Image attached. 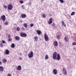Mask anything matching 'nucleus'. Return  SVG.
I'll return each mask as SVG.
<instances>
[{"mask_svg":"<svg viewBox=\"0 0 76 76\" xmlns=\"http://www.w3.org/2000/svg\"><path fill=\"white\" fill-rule=\"evenodd\" d=\"M33 56H34V53L32 51H31L30 53H29L28 55V58H31L33 57Z\"/></svg>","mask_w":76,"mask_h":76,"instance_id":"obj_1","label":"nucleus"},{"mask_svg":"<svg viewBox=\"0 0 76 76\" xmlns=\"http://www.w3.org/2000/svg\"><path fill=\"white\" fill-rule=\"evenodd\" d=\"M53 58L54 60H56L57 58V53L56 52L53 53Z\"/></svg>","mask_w":76,"mask_h":76,"instance_id":"obj_2","label":"nucleus"},{"mask_svg":"<svg viewBox=\"0 0 76 76\" xmlns=\"http://www.w3.org/2000/svg\"><path fill=\"white\" fill-rule=\"evenodd\" d=\"M8 9L10 10H12L13 9V6L11 5V4H9L8 6Z\"/></svg>","mask_w":76,"mask_h":76,"instance_id":"obj_3","label":"nucleus"},{"mask_svg":"<svg viewBox=\"0 0 76 76\" xmlns=\"http://www.w3.org/2000/svg\"><path fill=\"white\" fill-rule=\"evenodd\" d=\"M20 36L21 37H26L27 36V34L25 33H21L20 34Z\"/></svg>","mask_w":76,"mask_h":76,"instance_id":"obj_4","label":"nucleus"},{"mask_svg":"<svg viewBox=\"0 0 76 76\" xmlns=\"http://www.w3.org/2000/svg\"><path fill=\"white\" fill-rule=\"evenodd\" d=\"M44 38L46 41H47L48 40V37L46 34H45Z\"/></svg>","mask_w":76,"mask_h":76,"instance_id":"obj_5","label":"nucleus"},{"mask_svg":"<svg viewBox=\"0 0 76 76\" xmlns=\"http://www.w3.org/2000/svg\"><path fill=\"white\" fill-rule=\"evenodd\" d=\"M48 24L50 25L53 23V20L52 19V18H50L49 21H48Z\"/></svg>","mask_w":76,"mask_h":76,"instance_id":"obj_6","label":"nucleus"},{"mask_svg":"<svg viewBox=\"0 0 76 76\" xmlns=\"http://www.w3.org/2000/svg\"><path fill=\"white\" fill-rule=\"evenodd\" d=\"M1 18L2 20L4 22L5 21V20H6V17H5V15H2L1 17Z\"/></svg>","mask_w":76,"mask_h":76,"instance_id":"obj_7","label":"nucleus"},{"mask_svg":"<svg viewBox=\"0 0 76 76\" xmlns=\"http://www.w3.org/2000/svg\"><path fill=\"white\" fill-rule=\"evenodd\" d=\"M53 72L54 75H56L57 74V70L56 69H54L53 70Z\"/></svg>","mask_w":76,"mask_h":76,"instance_id":"obj_8","label":"nucleus"},{"mask_svg":"<svg viewBox=\"0 0 76 76\" xmlns=\"http://www.w3.org/2000/svg\"><path fill=\"white\" fill-rule=\"evenodd\" d=\"M60 58H61V57H60V55L59 54H58L57 55V57L56 58V59L57 60H60Z\"/></svg>","mask_w":76,"mask_h":76,"instance_id":"obj_9","label":"nucleus"},{"mask_svg":"<svg viewBox=\"0 0 76 76\" xmlns=\"http://www.w3.org/2000/svg\"><path fill=\"white\" fill-rule=\"evenodd\" d=\"M17 69L18 70H22V67H21V66L20 65L18 66Z\"/></svg>","mask_w":76,"mask_h":76,"instance_id":"obj_10","label":"nucleus"},{"mask_svg":"<svg viewBox=\"0 0 76 76\" xmlns=\"http://www.w3.org/2000/svg\"><path fill=\"white\" fill-rule=\"evenodd\" d=\"M21 17L22 18H25L26 17V15L25 14H23L21 15Z\"/></svg>","mask_w":76,"mask_h":76,"instance_id":"obj_11","label":"nucleus"},{"mask_svg":"<svg viewBox=\"0 0 76 76\" xmlns=\"http://www.w3.org/2000/svg\"><path fill=\"white\" fill-rule=\"evenodd\" d=\"M15 39L17 41L20 40V37L18 36H16L15 37Z\"/></svg>","mask_w":76,"mask_h":76,"instance_id":"obj_12","label":"nucleus"},{"mask_svg":"<svg viewBox=\"0 0 76 76\" xmlns=\"http://www.w3.org/2000/svg\"><path fill=\"white\" fill-rule=\"evenodd\" d=\"M61 24L63 26L66 27V24H65V23H64V21L62 20L61 21Z\"/></svg>","mask_w":76,"mask_h":76,"instance_id":"obj_13","label":"nucleus"},{"mask_svg":"<svg viewBox=\"0 0 76 76\" xmlns=\"http://www.w3.org/2000/svg\"><path fill=\"white\" fill-rule=\"evenodd\" d=\"M54 45L55 46H58V42H57L55 41L54 42Z\"/></svg>","mask_w":76,"mask_h":76,"instance_id":"obj_14","label":"nucleus"},{"mask_svg":"<svg viewBox=\"0 0 76 76\" xmlns=\"http://www.w3.org/2000/svg\"><path fill=\"white\" fill-rule=\"evenodd\" d=\"M36 32H37L38 35H40L41 34L42 32L40 30H38L36 31Z\"/></svg>","mask_w":76,"mask_h":76,"instance_id":"obj_15","label":"nucleus"},{"mask_svg":"<svg viewBox=\"0 0 76 76\" xmlns=\"http://www.w3.org/2000/svg\"><path fill=\"white\" fill-rule=\"evenodd\" d=\"M64 40H65V41H67L68 42L69 40V38L68 37H65Z\"/></svg>","mask_w":76,"mask_h":76,"instance_id":"obj_16","label":"nucleus"},{"mask_svg":"<svg viewBox=\"0 0 76 76\" xmlns=\"http://www.w3.org/2000/svg\"><path fill=\"white\" fill-rule=\"evenodd\" d=\"M24 26L26 28H28V25L26 23H25L23 24Z\"/></svg>","mask_w":76,"mask_h":76,"instance_id":"obj_17","label":"nucleus"},{"mask_svg":"<svg viewBox=\"0 0 76 76\" xmlns=\"http://www.w3.org/2000/svg\"><path fill=\"white\" fill-rule=\"evenodd\" d=\"M9 54V51L7 49L6 50V55H8Z\"/></svg>","mask_w":76,"mask_h":76,"instance_id":"obj_18","label":"nucleus"},{"mask_svg":"<svg viewBox=\"0 0 76 76\" xmlns=\"http://www.w3.org/2000/svg\"><path fill=\"white\" fill-rule=\"evenodd\" d=\"M0 70L1 71H3L4 70V68L3 66H0Z\"/></svg>","mask_w":76,"mask_h":76,"instance_id":"obj_19","label":"nucleus"},{"mask_svg":"<svg viewBox=\"0 0 76 76\" xmlns=\"http://www.w3.org/2000/svg\"><path fill=\"white\" fill-rule=\"evenodd\" d=\"M11 47L13 48H15V44H14V43L12 44Z\"/></svg>","mask_w":76,"mask_h":76,"instance_id":"obj_20","label":"nucleus"},{"mask_svg":"<svg viewBox=\"0 0 76 76\" xmlns=\"http://www.w3.org/2000/svg\"><path fill=\"white\" fill-rule=\"evenodd\" d=\"M48 56L46 55L45 57V60H48Z\"/></svg>","mask_w":76,"mask_h":76,"instance_id":"obj_21","label":"nucleus"},{"mask_svg":"<svg viewBox=\"0 0 76 76\" xmlns=\"http://www.w3.org/2000/svg\"><path fill=\"white\" fill-rule=\"evenodd\" d=\"M2 61L3 62H4L5 63H6L7 62V60L6 59H4L2 60Z\"/></svg>","mask_w":76,"mask_h":76,"instance_id":"obj_22","label":"nucleus"},{"mask_svg":"<svg viewBox=\"0 0 76 76\" xmlns=\"http://www.w3.org/2000/svg\"><path fill=\"white\" fill-rule=\"evenodd\" d=\"M75 14V12H73L71 13V15L73 16V15H74Z\"/></svg>","mask_w":76,"mask_h":76,"instance_id":"obj_23","label":"nucleus"},{"mask_svg":"<svg viewBox=\"0 0 76 76\" xmlns=\"http://www.w3.org/2000/svg\"><path fill=\"white\" fill-rule=\"evenodd\" d=\"M8 23H8V22L7 21H6L4 23V25L5 26L7 25Z\"/></svg>","mask_w":76,"mask_h":76,"instance_id":"obj_24","label":"nucleus"},{"mask_svg":"<svg viewBox=\"0 0 76 76\" xmlns=\"http://www.w3.org/2000/svg\"><path fill=\"white\" fill-rule=\"evenodd\" d=\"M42 17L43 18H45V17L46 16L45 14H43L42 15Z\"/></svg>","mask_w":76,"mask_h":76,"instance_id":"obj_25","label":"nucleus"},{"mask_svg":"<svg viewBox=\"0 0 76 76\" xmlns=\"http://www.w3.org/2000/svg\"><path fill=\"white\" fill-rule=\"evenodd\" d=\"M60 2L61 3H64V1L63 0H59Z\"/></svg>","mask_w":76,"mask_h":76,"instance_id":"obj_26","label":"nucleus"},{"mask_svg":"<svg viewBox=\"0 0 76 76\" xmlns=\"http://www.w3.org/2000/svg\"><path fill=\"white\" fill-rule=\"evenodd\" d=\"M17 30L18 31H20V28L19 27H17Z\"/></svg>","mask_w":76,"mask_h":76,"instance_id":"obj_27","label":"nucleus"},{"mask_svg":"<svg viewBox=\"0 0 76 76\" xmlns=\"http://www.w3.org/2000/svg\"><path fill=\"white\" fill-rule=\"evenodd\" d=\"M1 42L2 43V44H5L6 42L4 40H2Z\"/></svg>","mask_w":76,"mask_h":76,"instance_id":"obj_28","label":"nucleus"},{"mask_svg":"<svg viewBox=\"0 0 76 76\" xmlns=\"http://www.w3.org/2000/svg\"><path fill=\"white\" fill-rule=\"evenodd\" d=\"M12 38H10L8 40V41H9L10 42L11 41H12Z\"/></svg>","mask_w":76,"mask_h":76,"instance_id":"obj_29","label":"nucleus"},{"mask_svg":"<svg viewBox=\"0 0 76 76\" xmlns=\"http://www.w3.org/2000/svg\"><path fill=\"white\" fill-rule=\"evenodd\" d=\"M34 26V24L33 23H31L30 25V27H33Z\"/></svg>","mask_w":76,"mask_h":76,"instance_id":"obj_30","label":"nucleus"},{"mask_svg":"<svg viewBox=\"0 0 76 76\" xmlns=\"http://www.w3.org/2000/svg\"><path fill=\"white\" fill-rule=\"evenodd\" d=\"M20 3H21V4H22V3H23V1L22 0L20 1Z\"/></svg>","mask_w":76,"mask_h":76,"instance_id":"obj_31","label":"nucleus"},{"mask_svg":"<svg viewBox=\"0 0 76 76\" xmlns=\"http://www.w3.org/2000/svg\"><path fill=\"white\" fill-rule=\"evenodd\" d=\"M8 38H10L11 37V36H10V34H9L8 36Z\"/></svg>","mask_w":76,"mask_h":76,"instance_id":"obj_32","label":"nucleus"},{"mask_svg":"<svg viewBox=\"0 0 76 76\" xmlns=\"http://www.w3.org/2000/svg\"><path fill=\"white\" fill-rule=\"evenodd\" d=\"M72 44L73 45H75L76 44V42H74L72 43Z\"/></svg>","mask_w":76,"mask_h":76,"instance_id":"obj_33","label":"nucleus"},{"mask_svg":"<svg viewBox=\"0 0 76 76\" xmlns=\"http://www.w3.org/2000/svg\"><path fill=\"white\" fill-rule=\"evenodd\" d=\"M64 73V75H66L67 74V72L66 71H65Z\"/></svg>","mask_w":76,"mask_h":76,"instance_id":"obj_34","label":"nucleus"},{"mask_svg":"<svg viewBox=\"0 0 76 76\" xmlns=\"http://www.w3.org/2000/svg\"><path fill=\"white\" fill-rule=\"evenodd\" d=\"M57 38L58 39H60V36H58Z\"/></svg>","mask_w":76,"mask_h":76,"instance_id":"obj_35","label":"nucleus"},{"mask_svg":"<svg viewBox=\"0 0 76 76\" xmlns=\"http://www.w3.org/2000/svg\"><path fill=\"white\" fill-rule=\"evenodd\" d=\"M66 71V69H64V68H63V72H65Z\"/></svg>","mask_w":76,"mask_h":76,"instance_id":"obj_36","label":"nucleus"},{"mask_svg":"<svg viewBox=\"0 0 76 76\" xmlns=\"http://www.w3.org/2000/svg\"><path fill=\"white\" fill-rule=\"evenodd\" d=\"M34 38L35 39H38V37H37L35 36Z\"/></svg>","mask_w":76,"mask_h":76,"instance_id":"obj_37","label":"nucleus"},{"mask_svg":"<svg viewBox=\"0 0 76 76\" xmlns=\"http://www.w3.org/2000/svg\"><path fill=\"white\" fill-rule=\"evenodd\" d=\"M52 26H54L55 25V24H54V23H53L52 25H51Z\"/></svg>","mask_w":76,"mask_h":76,"instance_id":"obj_38","label":"nucleus"},{"mask_svg":"<svg viewBox=\"0 0 76 76\" xmlns=\"http://www.w3.org/2000/svg\"><path fill=\"white\" fill-rule=\"evenodd\" d=\"M0 46L1 47H3V45H2L1 44H0Z\"/></svg>","mask_w":76,"mask_h":76,"instance_id":"obj_39","label":"nucleus"},{"mask_svg":"<svg viewBox=\"0 0 76 76\" xmlns=\"http://www.w3.org/2000/svg\"><path fill=\"white\" fill-rule=\"evenodd\" d=\"M4 7L5 8V9H6V8H7V6H4Z\"/></svg>","mask_w":76,"mask_h":76,"instance_id":"obj_40","label":"nucleus"},{"mask_svg":"<svg viewBox=\"0 0 76 76\" xmlns=\"http://www.w3.org/2000/svg\"><path fill=\"white\" fill-rule=\"evenodd\" d=\"M22 29L23 30H24V27H23L22 28Z\"/></svg>","mask_w":76,"mask_h":76,"instance_id":"obj_41","label":"nucleus"},{"mask_svg":"<svg viewBox=\"0 0 76 76\" xmlns=\"http://www.w3.org/2000/svg\"><path fill=\"white\" fill-rule=\"evenodd\" d=\"M22 7H23V9H24L25 8V7L24 6H22Z\"/></svg>","mask_w":76,"mask_h":76,"instance_id":"obj_42","label":"nucleus"},{"mask_svg":"<svg viewBox=\"0 0 76 76\" xmlns=\"http://www.w3.org/2000/svg\"><path fill=\"white\" fill-rule=\"evenodd\" d=\"M1 25H0V30H1Z\"/></svg>","mask_w":76,"mask_h":76,"instance_id":"obj_43","label":"nucleus"},{"mask_svg":"<svg viewBox=\"0 0 76 76\" xmlns=\"http://www.w3.org/2000/svg\"><path fill=\"white\" fill-rule=\"evenodd\" d=\"M29 5H31V3H30L28 4Z\"/></svg>","mask_w":76,"mask_h":76,"instance_id":"obj_44","label":"nucleus"},{"mask_svg":"<svg viewBox=\"0 0 76 76\" xmlns=\"http://www.w3.org/2000/svg\"><path fill=\"white\" fill-rule=\"evenodd\" d=\"M44 1V0H42L41 2H43Z\"/></svg>","mask_w":76,"mask_h":76,"instance_id":"obj_45","label":"nucleus"},{"mask_svg":"<svg viewBox=\"0 0 76 76\" xmlns=\"http://www.w3.org/2000/svg\"><path fill=\"white\" fill-rule=\"evenodd\" d=\"M1 64V62H0V65Z\"/></svg>","mask_w":76,"mask_h":76,"instance_id":"obj_46","label":"nucleus"},{"mask_svg":"<svg viewBox=\"0 0 76 76\" xmlns=\"http://www.w3.org/2000/svg\"><path fill=\"white\" fill-rule=\"evenodd\" d=\"M21 59H22V58L20 57V60H21Z\"/></svg>","mask_w":76,"mask_h":76,"instance_id":"obj_47","label":"nucleus"},{"mask_svg":"<svg viewBox=\"0 0 76 76\" xmlns=\"http://www.w3.org/2000/svg\"><path fill=\"white\" fill-rule=\"evenodd\" d=\"M59 43H60L59 44H60V45H61V42H60Z\"/></svg>","mask_w":76,"mask_h":76,"instance_id":"obj_48","label":"nucleus"},{"mask_svg":"<svg viewBox=\"0 0 76 76\" xmlns=\"http://www.w3.org/2000/svg\"><path fill=\"white\" fill-rule=\"evenodd\" d=\"M21 54H22L20 53V55H21Z\"/></svg>","mask_w":76,"mask_h":76,"instance_id":"obj_49","label":"nucleus"},{"mask_svg":"<svg viewBox=\"0 0 76 76\" xmlns=\"http://www.w3.org/2000/svg\"><path fill=\"white\" fill-rule=\"evenodd\" d=\"M75 50V48H74Z\"/></svg>","mask_w":76,"mask_h":76,"instance_id":"obj_50","label":"nucleus"}]
</instances>
